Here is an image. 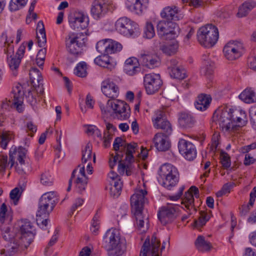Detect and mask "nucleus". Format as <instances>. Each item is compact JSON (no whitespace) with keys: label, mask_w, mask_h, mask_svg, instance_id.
I'll use <instances>...</instances> for the list:
<instances>
[{"label":"nucleus","mask_w":256,"mask_h":256,"mask_svg":"<svg viewBox=\"0 0 256 256\" xmlns=\"http://www.w3.org/2000/svg\"><path fill=\"white\" fill-rule=\"evenodd\" d=\"M54 208L48 206L47 204L39 202L38 208L36 212L37 224L40 228L46 229L48 225V219L47 218L52 211Z\"/></svg>","instance_id":"17"},{"label":"nucleus","mask_w":256,"mask_h":256,"mask_svg":"<svg viewBox=\"0 0 256 256\" xmlns=\"http://www.w3.org/2000/svg\"><path fill=\"white\" fill-rule=\"evenodd\" d=\"M220 163L224 169H228L230 166L231 162L229 155L224 152H222L220 155Z\"/></svg>","instance_id":"54"},{"label":"nucleus","mask_w":256,"mask_h":256,"mask_svg":"<svg viewBox=\"0 0 256 256\" xmlns=\"http://www.w3.org/2000/svg\"><path fill=\"white\" fill-rule=\"evenodd\" d=\"M243 49L242 44L238 41H230L224 48L223 52L225 57L232 60L240 58Z\"/></svg>","instance_id":"12"},{"label":"nucleus","mask_w":256,"mask_h":256,"mask_svg":"<svg viewBox=\"0 0 256 256\" xmlns=\"http://www.w3.org/2000/svg\"><path fill=\"white\" fill-rule=\"evenodd\" d=\"M11 218L10 209L8 210L6 204L3 203L0 207V222L4 223L6 220Z\"/></svg>","instance_id":"49"},{"label":"nucleus","mask_w":256,"mask_h":256,"mask_svg":"<svg viewBox=\"0 0 256 256\" xmlns=\"http://www.w3.org/2000/svg\"><path fill=\"white\" fill-rule=\"evenodd\" d=\"M172 78L178 80H183L186 78V70L180 67H172L170 72Z\"/></svg>","instance_id":"46"},{"label":"nucleus","mask_w":256,"mask_h":256,"mask_svg":"<svg viewBox=\"0 0 256 256\" xmlns=\"http://www.w3.org/2000/svg\"><path fill=\"white\" fill-rule=\"evenodd\" d=\"M84 36L82 32H70L66 38V46L69 52L73 54H78L80 52L82 48L84 46Z\"/></svg>","instance_id":"11"},{"label":"nucleus","mask_w":256,"mask_h":256,"mask_svg":"<svg viewBox=\"0 0 256 256\" xmlns=\"http://www.w3.org/2000/svg\"><path fill=\"white\" fill-rule=\"evenodd\" d=\"M178 48V42L176 40H173L170 42L161 44L160 46V49L166 54L171 56L176 52Z\"/></svg>","instance_id":"36"},{"label":"nucleus","mask_w":256,"mask_h":256,"mask_svg":"<svg viewBox=\"0 0 256 256\" xmlns=\"http://www.w3.org/2000/svg\"><path fill=\"white\" fill-rule=\"evenodd\" d=\"M170 135L164 134V133L156 134L154 138L156 148L159 151H166L170 147V142L168 137Z\"/></svg>","instance_id":"29"},{"label":"nucleus","mask_w":256,"mask_h":256,"mask_svg":"<svg viewBox=\"0 0 256 256\" xmlns=\"http://www.w3.org/2000/svg\"><path fill=\"white\" fill-rule=\"evenodd\" d=\"M139 60L142 65L149 68H154L160 64L158 56L150 52L141 54Z\"/></svg>","instance_id":"20"},{"label":"nucleus","mask_w":256,"mask_h":256,"mask_svg":"<svg viewBox=\"0 0 256 256\" xmlns=\"http://www.w3.org/2000/svg\"><path fill=\"white\" fill-rule=\"evenodd\" d=\"M103 244L108 251V256H122L126 248L125 240L120 238L116 228L106 231L103 238Z\"/></svg>","instance_id":"1"},{"label":"nucleus","mask_w":256,"mask_h":256,"mask_svg":"<svg viewBox=\"0 0 256 256\" xmlns=\"http://www.w3.org/2000/svg\"><path fill=\"white\" fill-rule=\"evenodd\" d=\"M138 146L136 143H126V146L124 148V150H126L125 161L129 162H132L134 161L133 154L138 150Z\"/></svg>","instance_id":"40"},{"label":"nucleus","mask_w":256,"mask_h":256,"mask_svg":"<svg viewBox=\"0 0 256 256\" xmlns=\"http://www.w3.org/2000/svg\"><path fill=\"white\" fill-rule=\"evenodd\" d=\"M123 156V154L122 151L118 152L116 155L110 159V166L112 169L116 166L117 162H118V164L120 162H124V160H122V158Z\"/></svg>","instance_id":"55"},{"label":"nucleus","mask_w":256,"mask_h":256,"mask_svg":"<svg viewBox=\"0 0 256 256\" xmlns=\"http://www.w3.org/2000/svg\"><path fill=\"white\" fill-rule=\"evenodd\" d=\"M68 22L72 29L80 30L88 27V18L84 12L76 10L72 12L69 14Z\"/></svg>","instance_id":"10"},{"label":"nucleus","mask_w":256,"mask_h":256,"mask_svg":"<svg viewBox=\"0 0 256 256\" xmlns=\"http://www.w3.org/2000/svg\"><path fill=\"white\" fill-rule=\"evenodd\" d=\"M160 241L153 235L151 239V244L149 238H146L142 247L140 256H158V252Z\"/></svg>","instance_id":"15"},{"label":"nucleus","mask_w":256,"mask_h":256,"mask_svg":"<svg viewBox=\"0 0 256 256\" xmlns=\"http://www.w3.org/2000/svg\"><path fill=\"white\" fill-rule=\"evenodd\" d=\"M210 216L205 212H200V216L198 220H195L194 226L196 228L199 229L203 226L206 222L210 220Z\"/></svg>","instance_id":"48"},{"label":"nucleus","mask_w":256,"mask_h":256,"mask_svg":"<svg viewBox=\"0 0 256 256\" xmlns=\"http://www.w3.org/2000/svg\"><path fill=\"white\" fill-rule=\"evenodd\" d=\"M239 98L247 104L256 102V94L251 88L245 89L240 95Z\"/></svg>","instance_id":"38"},{"label":"nucleus","mask_w":256,"mask_h":256,"mask_svg":"<svg viewBox=\"0 0 256 256\" xmlns=\"http://www.w3.org/2000/svg\"><path fill=\"white\" fill-rule=\"evenodd\" d=\"M7 60L8 66L12 70H16L18 68L21 62V60L18 58L16 56L7 57Z\"/></svg>","instance_id":"53"},{"label":"nucleus","mask_w":256,"mask_h":256,"mask_svg":"<svg viewBox=\"0 0 256 256\" xmlns=\"http://www.w3.org/2000/svg\"><path fill=\"white\" fill-rule=\"evenodd\" d=\"M213 120L216 122L222 131L234 132L230 108H222L216 110L214 114Z\"/></svg>","instance_id":"5"},{"label":"nucleus","mask_w":256,"mask_h":256,"mask_svg":"<svg viewBox=\"0 0 256 256\" xmlns=\"http://www.w3.org/2000/svg\"><path fill=\"white\" fill-rule=\"evenodd\" d=\"M159 175L161 178H166L172 176L179 175L177 168L171 164H163L160 169Z\"/></svg>","instance_id":"33"},{"label":"nucleus","mask_w":256,"mask_h":256,"mask_svg":"<svg viewBox=\"0 0 256 256\" xmlns=\"http://www.w3.org/2000/svg\"><path fill=\"white\" fill-rule=\"evenodd\" d=\"M36 31L38 46L43 47L46 44V38L44 24L42 20L39 21L37 24Z\"/></svg>","instance_id":"35"},{"label":"nucleus","mask_w":256,"mask_h":256,"mask_svg":"<svg viewBox=\"0 0 256 256\" xmlns=\"http://www.w3.org/2000/svg\"><path fill=\"white\" fill-rule=\"evenodd\" d=\"M40 182L46 186H50L52 184L53 179L48 172H45L42 174Z\"/></svg>","instance_id":"60"},{"label":"nucleus","mask_w":256,"mask_h":256,"mask_svg":"<svg viewBox=\"0 0 256 256\" xmlns=\"http://www.w3.org/2000/svg\"><path fill=\"white\" fill-rule=\"evenodd\" d=\"M180 206L172 204H168L159 210L158 216L161 223L166 225L172 222L178 216Z\"/></svg>","instance_id":"9"},{"label":"nucleus","mask_w":256,"mask_h":256,"mask_svg":"<svg viewBox=\"0 0 256 256\" xmlns=\"http://www.w3.org/2000/svg\"><path fill=\"white\" fill-rule=\"evenodd\" d=\"M219 36L218 28L212 24L201 27L197 32L199 43L206 48H211L217 42Z\"/></svg>","instance_id":"2"},{"label":"nucleus","mask_w":256,"mask_h":256,"mask_svg":"<svg viewBox=\"0 0 256 256\" xmlns=\"http://www.w3.org/2000/svg\"><path fill=\"white\" fill-rule=\"evenodd\" d=\"M20 227L18 234L20 239L18 243L22 247L26 248L34 238V228L32 223L26 220L21 221Z\"/></svg>","instance_id":"7"},{"label":"nucleus","mask_w":256,"mask_h":256,"mask_svg":"<svg viewBox=\"0 0 256 256\" xmlns=\"http://www.w3.org/2000/svg\"><path fill=\"white\" fill-rule=\"evenodd\" d=\"M108 49L107 55L120 52L122 48L118 42L112 39H108Z\"/></svg>","instance_id":"45"},{"label":"nucleus","mask_w":256,"mask_h":256,"mask_svg":"<svg viewBox=\"0 0 256 256\" xmlns=\"http://www.w3.org/2000/svg\"><path fill=\"white\" fill-rule=\"evenodd\" d=\"M230 110L234 131L246 125L248 118L244 110L238 108H230Z\"/></svg>","instance_id":"18"},{"label":"nucleus","mask_w":256,"mask_h":256,"mask_svg":"<svg viewBox=\"0 0 256 256\" xmlns=\"http://www.w3.org/2000/svg\"><path fill=\"white\" fill-rule=\"evenodd\" d=\"M22 192L18 188L13 189L10 194V196L11 200L14 202V205H16L20 197Z\"/></svg>","instance_id":"62"},{"label":"nucleus","mask_w":256,"mask_h":256,"mask_svg":"<svg viewBox=\"0 0 256 256\" xmlns=\"http://www.w3.org/2000/svg\"><path fill=\"white\" fill-rule=\"evenodd\" d=\"M146 194L147 191L145 190L136 191L130 198L132 208H144V204L148 202Z\"/></svg>","instance_id":"25"},{"label":"nucleus","mask_w":256,"mask_h":256,"mask_svg":"<svg viewBox=\"0 0 256 256\" xmlns=\"http://www.w3.org/2000/svg\"><path fill=\"white\" fill-rule=\"evenodd\" d=\"M148 0H126V8L130 11L142 14L148 6Z\"/></svg>","instance_id":"23"},{"label":"nucleus","mask_w":256,"mask_h":256,"mask_svg":"<svg viewBox=\"0 0 256 256\" xmlns=\"http://www.w3.org/2000/svg\"><path fill=\"white\" fill-rule=\"evenodd\" d=\"M14 138V134L12 132L4 131L0 135V146L4 149L7 147L8 142Z\"/></svg>","instance_id":"43"},{"label":"nucleus","mask_w":256,"mask_h":256,"mask_svg":"<svg viewBox=\"0 0 256 256\" xmlns=\"http://www.w3.org/2000/svg\"><path fill=\"white\" fill-rule=\"evenodd\" d=\"M158 36L166 40L174 39L180 34L178 25L172 21L161 20L157 24Z\"/></svg>","instance_id":"6"},{"label":"nucleus","mask_w":256,"mask_h":256,"mask_svg":"<svg viewBox=\"0 0 256 256\" xmlns=\"http://www.w3.org/2000/svg\"><path fill=\"white\" fill-rule=\"evenodd\" d=\"M132 162H126L124 160V162H120L118 165V170L120 174H124L126 172L127 176H130L131 174L132 170Z\"/></svg>","instance_id":"51"},{"label":"nucleus","mask_w":256,"mask_h":256,"mask_svg":"<svg viewBox=\"0 0 256 256\" xmlns=\"http://www.w3.org/2000/svg\"><path fill=\"white\" fill-rule=\"evenodd\" d=\"M37 130V126L32 122H28L26 124V131L28 135L32 136Z\"/></svg>","instance_id":"64"},{"label":"nucleus","mask_w":256,"mask_h":256,"mask_svg":"<svg viewBox=\"0 0 256 256\" xmlns=\"http://www.w3.org/2000/svg\"><path fill=\"white\" fill-rule=\"evenodd\" d=\"M195 246L196 248L200 252H204L208 251L212 248L210 243L205 240L202 236H199L195 241Z\"/></svg>","instance_id":"41"},{"label":"nucleus","mask_w":256,"mask_h":256,"mask_svg":"<svg viewBox=\"0 0 256 256\" xmlns=\"http://www.w3.org/2000/svg\"><path fill=\"white\" fill-rule=\"evenodd\" d=\"M140 70L138 60L136 58L132 57L127 59L124 66V71L129 76H134Z\"/></svg>","instance_id":"30"},{"label":"nucleus","mask_w":256,"mask_h":256,"mask_svg":"<svg viewBox=\"0 0 256 256\" xmlns=\"http://www.w3.org/2000/svg\"><path fill=\"white\" fill-rule=\"evenodd\" d=\"M107 4L104 0H95L93 2L91 8V14L95 19L103 16L106 12Z\"/></svg>","instance_id":"28"},{"label":"nucleus","mask_w":256,"mask_h":256,"mask_svg":"<svg viewBox=\"0 0 256 256\" xmlns=\"http://www.w3.org/2000/svg\"><path fill=\"white\" fill-rule=\"evenodd\" d=\"M101 90L106 97L112 99L116 98L119 95L118 87L110 80H106L102 82Z\"/></svg>","instance_id":"22"},{"label":"nucleus","mask_w":256,"mask_h":256,"mask_svg":"<svg viewBox=\"0 0 256 256\" xmlns=\"http://www.w3.org/2000/svg\"><path fill=\"white\" fill-rule=\"evenodd\" d=\"M178 122L179 125L182 128L192 127L195 120L192 114L186 112H182L179 114Z\"/></svg>","instance_id":"32"},{"label":"nucleus","mask_w":256,"mask_h":256,"mask_svg":"<svg viewBox=\"0 0 256 256\" xmlns=\"http://www.w3.org/2000/svg\"><path fill=\"white\" fill-rule=\"evenodd\" d=\"M179 8L175 6H168L164 8L160 12V16L168 21L174 20H178L180 19Z\"/></svg>","instance_id":"31"},{"label":"nucleus","mask_w":256,"mask_h":256,"mask_svg":"<svg viewBox=\"0 0 256 256\" xmlns=\"http://www.w3.org/2000/svg\"><path fill=\"white\" fill-rule=\"evenodd\" d=\"M211 102V98L206 94H201L198 96L195 102L196 108L200 111L206 110Z\"/></svg>","instance_id":"34"},{"label":"nucleus","mask_w":256,"mask_h":256,"mask_svg":"<svg viewBox=\"0 0 256 256\" xmlns=\"http://www.w3.org/2000/svg\"><path fill=\"white\" fill-rule=\"evenodd\" d=\"M46 52V49L45 48H43L40 49L37 54L36 62L38 66L40 68L44 64Z\"/></svg>","instance_id":"59"},{"label":"nucleus","mask_w":256,"mask_h":256,"mask_svg":"<svg viewBox=\"0 0 256 256\" xmlns=\"http://www.w3.org/2000/svg\"><path fill=\"white\" fill-rule=\"evenodd\" d=\"M234 183H226L224 184L222 189L216 194L217 197H221L223 195L230 193L231 189L233 188Z\"/></svg>","instance_id":"61"},{"label":"nucleus","mask_w":256,"mask_h":256,"mask_svg":"<svg viewBox=\"0 0 256 256\" xmlns=\"http://www.w3.org/2000/svg\"><path fill=\"white\" fill-rule=\"evenodd\" d=\"M77 168L78 174L74 180L75 188L78 192L82 194L86 189L88 178L86 175L84 166L80 164Z\"/></svg>","instance_id":"21"},{"label":"nucleus","mask_w":256,"mask_h":256,"mask_svg":"<svg viewBox=\"0 0 256 256\" xmlns=\"http://www.w3.org/2000/svg\"><path fill=\"white\" fill-rule=\"evenodd\" d=\"M252 206H250L249 203L242 204L239 208L240 216L242 217L246 216Z\"/></svg>","instance_id":"63"},{"label":"nucleus","mask_w":256,"mask_h":256,"mask_svg":"<svg viewBox=\"0 0 256 256\" xmlns=\"http://www.w3.org/2000/svg\"><path fill=\"white\" fill-rule=\"evenodd\" d=\"M144 82L146 92L148 94L155 93L162 84L160 74L154 73L146 74Z\"/></svg>","instance_id":"13"},{"label":"nucleus","mask_w":256,"mask_h":256,"mask_svg":"<svg viewBox=\"0 0 256 256\" xmlns=\"http://www.w3.org/2000/svg\"><path fill=\"white\" fill-rule=\"evenodd\" d=\"M28 0H11L9 8L12 12L16 11L22 8L26 4Z\"/></svg>","instance_id":"52"},{"label":"nucleus","mask_w":256,"mask_h":256,"mask_svg":"<svg viewBox=\"0 0 256 256\" xmlns=\"http://www.w3.org/2000/svg\"><path fill=\"white\" fill-rule=\"evenodd\" d=\"M86 64L85 62H80L77 64L74 72L78 76L81 78L86 77L87 75Z\"/></svg>","instance_id":"50"},{"label":"nucleus","mask_w":256,"mask_h":256,"mask_svg":"<svg viewBox=\"0 0 256 256\" xmlns=\"http://www.w3.org/2000/svg\"><path fill=\"white\" fill-rule=\"evenodd\" d=\"M154 126L155 128L161 129L164 134L170 135L172 129V125L166 118L165 114L161 110L157 111L154 117L152 118Z\"/></svg>","instance_id":"14"},{"label":"nucleus","mask_w":256,"mask_h":256,"mask_svg":"<svg viewBox=\"0 0 256 256\" xmlns=\"http://www.w3.org/2000/svg\"><path fill=\"white\" fill-rule=\"evenodd\" d=\"M56 200V194L54 192H50L43 194L40 198L39 202L47 204L48 206L54 208Z\"/></svg>","instance_id":"39"},{"label":"nucleus","mask_w":256,"mask_h":256,"mask_svg":"<svg viewBox=\"0 0 256 256\" xmlns=\"http://www.w3.org/2000/svg\"><path fill=\"white\" fill-rule=\"evenodd\" d=\"M192 193L196 198H198L199 196L198 188L195 186H192L190 190L185 192L184 198L182 202L185 208L188 210L189 214H192L193 212H194L196 210L194 206V198Z\"/></svg>","instance_id":"19"},{"label":"nucleus","mask_w":256,"mask_h":256,"mask_svg":"<svg viewBox=\"0 0 256 256\" xmlns=\"http://www.w3.org/2000/svg\"><path fill=\"white\" fill-rule=\"evenodd\" d=\"M178 148L180 154L188 160H192L196 156V148L189 141L181 139L178 142Z\"/></svg>","instance_id":"16"},{"label":"nucleus","mask_w":256,"mask_h":256,"mask_svg":"<svg viewBox=\"0 0 256 256\" xmlns=\"http://www.w3.org/2000/svg\"><path fill=\"white\" fill-rule=\"evenodd\" d=\"M144 36L148 38H152L155 35L154 27L150 22H147L144 30Z\"/></svg>","instance_id":"56"},{"label":"nucleus","mask_w":256,"mask_h":256,"mask_svg":"<svg viewBox=\"0 0 256 256\" xmlns=\"http://www.w3.org/2000/svg\"><path fill=\"white\" fill-rule=\"evenodd\" d=\"M30 78L33 86H36L37 84H39L42 80V76L40 72L36 68H32L30 71Z\"/></svg>","instance_id":"42"},{"label":"nucleus","mask_w":256,"mask_h":256,"mask_svg":"<svg viewBox=\"0 0 256 256\" xmlns=\"http://www.w3.org/2000/svg\"><path fill=\"white\" fill-rule=\"evenodd\" d=\"M24 91L22 86L17 84L12 90L8 100L6 99L2 102V107L3 109L8 110L10 106L16 108L19 112L23 110L22 104L24 100Z\"/></svg>","instance_id":"4"},{"label":"nucleus","mask_w":256,"mask_h":256,"mask_svg":"<svg viewBox=\"0 0 256 256\" xmlns=\"http://www.w3.org/2000/svg\"><path fill=\"white\" fill-rule=\"evenodd\" d=\"M26 150L22 147L16 148V146H12L9 152L10 168H12L14 166L16 159L19 163L22 164L26 158Z\"/></svg>","instance_id":"27"},{"label":"nucleus","mask_w":256,"mask_h":256,"mask_svg":"<svg viewBox=\"0 0 256 256\" xmlns=\"http://www.w3.org/2000/svg\"><path fill=\"white\" fill-rule=\"evenodd\" d=\"M108 39L102 40L97 42L96 48L99 52L104 54V56H98L94 59V62L96 64L104 66V64L109 63L104 60L105 58H108L106 56L108 54Z\"/></svg>","instance_id":"24"},{"label":"nucleus","mask_w":256,"mask_h":256,"mask_svg":"<svg viewBox=\"0 0 256 256\" xmlns=\"http://www.w3.org/2000/svg\"><path fill=\"white\" fill-rule=\"evenodd\" d=\"M162 185L168 190L174 186L179 180V175L172 176L162 179Z\"/></svg>","instance_id":"47"},{"label":"nucleus","mask_w":256,"mask_h":256,"mask_svg":"<svg viewBox=\"0 0 256 256\" xmlns=\"http://www.w3.org/2000/svg\"><path fill=\"white\" fill-rule=\"evenodd\" d=\"M16 169L19 174H26V172L29 170V164L28 163H26L24 160H23L22 164L16 162Z\"/></svg>","instance_id":"58"},{"label":"nucleus","mask_w":256,"mask_h":256,"mask_svg":"<svg viewBox=\"0 0 256 256\" xmlns=\"http://www.w3.org/2000/svg\"><path fill=\"white\" fill-rule=\"evenodd\" d=\"M256 6V2L253 0H248L244 2L239 8L237 16L239 18L246 16L248 13Z\"/></svg>","instance_id":"37"},{"label":"nucleus","mask_w":256,"mask_h":256,"mask_svg":"<svg viewBox=\"0 0 256 256\" xmlns=\"http://www.w3.org/2000/svg\"><path fill=\"white\" fill-rule=\"evenodd\" d=\"M136 218L137 228L143 231L147 230L148 225V216L146 212H143V208H132Z\"/></svg>","instance_id":"26"},{"label":"nucleus","mask_w":256,"mask_h":256,"mask_svg":"<svg viewBox=\"0 0 256 256\" xmlns=\"http://www.w3.org/2000/svg\"><path fill=\"white\" fill-rule=\"evenodd\" d=\"M115 27L118 32L127 38H135L140 34L138 25L126 16L119 18L115 23Z\"/></svg>","instance_id":"3"},{"label":"nucleus","mask_w":256,"mask_h":256,"mask_svg":"<svg viewBox=\"0 0 256 256\" xmlns=\"http://www.w3.org/2000/svg\"><path fill=\"white\" fill-rule=\"evenodd\" d=\"M107 106L112 110V116L114 118L120 120L128 119L130 115V108L125 102L116 100L114 101L108 100Z\"/></svg>","instance_id":"8"},{"label":"nucleus","mask_w":256,"mask_h":256,"mask_svg":"<svg viewBox=\"0 0 256 256\" xmlns=\"http://www.w3.org/2000/svg\"><path fill=\"white\" fill-rule=\"evenodd\" d=\"M92 158V146L90 143L87 144L84 150H82V164L81 165L84 166L83 164L88 162H90Z\"/></svg>","instance_id":"44"},{"label":"nucleus","mask_w":256,"mask_h":256,"mask_svg":"<svg viewBox=\"0 0 256 256\" xmlns=\"http://www.w3.org/2000/svg\"><path fill=\"white\" fill-rule=\"evenodd\" d=\"M58 232L56 230L46 248L44 254L47 256H49L52 253V250L50 248V247L54 246L57 242L58 238Z\"/></svg>","instance_id":"57"}]
</instances>
